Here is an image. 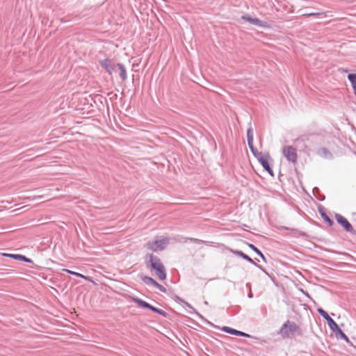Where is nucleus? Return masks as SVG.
<instances>
[{
	"instance_id": "f257e3e1",
	"label": "nucleus",
	"mask_w": 356,
	"mask_h": 356,
	"mask_svg": "<svg viewBox=\"0 0 356 356\" xmlns=\"http://www.w3.org/2000/svg\"><path fill=\"white\" fill-rule=\"evenodd\" d=\"M147 268L154 270L155 275L160 280H165L167 277L165 268L161 259L151 253H147L144 257Z\"/></svg>"
},
{
	"instance_id": "f03ea898",
	"label": "nucleus",
	"mask_w": 356,
	"mask_h": 356,
	"mask_svg": "<svg viewBox=\"0 0 356 356\" xmlns=\"http://www.w3.org/2000/svg\"><path fill=\"white\" fill-rule=\"evenodd\" d=\"M327 136L322 132L309 134L304 139L306 148L309 151L316 150L321 146L326 145Z\"/></svg>"
},
{
	"instance_id": "7ed1b4c3",
	"label": "nucleus",
	"mask_w": 356,
	"mask_h": 356,
	"mask_svg": "<svg viewBox=\"0 0 356 356\" xmlns=\"http://www.w3.org/2000/svg\"><path fill=\"white\" fill-rule=\"evenodd\" d=\"M278 333L283 339H291L296 334L302 335V330L294 321L287 320L282 324Z\"/></svg>"
},
{
	"instance_id": "20e7f679",
	"label": "nucleus",
	"mask_w": 356,
	"mask_h": 356,
	"mask_svg": "<svg viewBox=\"0 0 356 356\" xmlns=\"http://www.w3.org/2000/svg\"><path fill=\"white\" fill-rule=\"evenodd\" d=\"M337 222L346 232L353 235H356V232L353 229L350 222L342 215L336 213L334 215Z\"/></svg>"
},
{
	"instance_id": "39448f33",
	"label": "nucleus",
	"mask_w": 356,
	"mask_h": 356,
	"mask_svg": "<svg viewBox=\"0 0 356 356\" xmlns=\"http://www.w3.org/2000/svg\"><path fill=\"white\" fill-rule=\"evenodd\" d=\"M241 19H243L245 22H249L256 26L260 27V28H263V29H270L271 28V26L268 22H267L266 21L261 20L257 17H252L249 15H242Z\"/></svg>"
},
{
	"instance_id": "423d86ee",
	"label": "nucleus",
	"mask_w": 356,
	"mask_h": 356,
	"mask_svg": "<svg viewBox=\"0 0 356 356\" xmlns=\"http://www.w3.org/2000/svg\"><path fill=\"white\" fill-rule=\"evenodd\" d=\"M169 243L168 237H164L160 240H155L152 243H148V248L154 252H158L164 250Z\"/></svg>"
},
{
	"instance_id": "0eeeda50",
	"label": "nucleus",
	"mask_w": 356,
	"mask_h": 356,
	"mask_svg": "<svg viewBox=\"0 0 356 356\" xmlns=\"http://www.w3.org/2000/svg\"><path fill=\"white\" fill-rule=\"evenodd\" d=\"M282 153L289 161L293 163L297 162L296 149L293 147L284 146L282 149Z\"/></svg>"
},
{
	"instance_id": "6e6552de",
	"label": "nucleus",
	"mask_w": 356,
	"mask_h": 356,
	"mask_svg": "<svg viewBox=\"0 0 356 356\" xmlns=\"http://www.w3.org/2000/svg\"><path fill=\"white\" fill-rule=\"evenodd\" d=\"M271 160L270 154L268 153L264 154L261 159H259L258 161L263 167L264 170L266 171L272 177H274L273 170L269 163V161Z\"/></svg>"
},
{
	"instance_id": "1a4fd4ad",
	"label": "nucleus",
	"mask_w": 356,
	"mask_h": 356,
	"mask_svg": "<svg viewBox=\"0 0 356 356\" xmlns=\"http://www.w3.org/2000/svg\"><path fill=\"white\" fill-rule=\"evenodd\" d=\"M99 65L103 67L106 72L111 75L115 70V65L110 58H105L99 61Z\"/></svg>"
},
{
	"instance_id": "9d476101",
	"label": "nucleus",
	"mask_w": 356,
	"mask_h": 356,
	"mask_svg": "<svg viewBox=\"0 0 356 356\" xmlns=\"http://www.w3.org/2000/svg\"><path fill=\"white\" fill-rule=\"evenodd\" d=\"M221 330L225 333H227V334H229L232 335L243 337H250V335L248 333H245V332L240 331V330H237L236 329H234V328H232V327H227V326H223L221 328Z\"/></svg>"
},
{
	"instance_id": "9b49d317",
	"label": "nucleus",
	"mask_w": 356,
	"mask_h": 356,
	"mask_svg": "<svg viewBox=\"0 0 356 356\" xmlns=\"http://www.w3.org/2000/svg\"><path fill=\"white\" fill-rule=\"evenodd\" d=\"M316 154L321 158L327 160H332L334 159L332 153L326 147H321L316 149Z\"/></svg>"
},
{
	"instance_id": "f8f14e48",
	"label": "nucleus",
	"mask_w": 356,
	"mask_h": 356,
	"mask_svg": "<svg viewBox=\"0 0 356 356\" xmlns=\"http://www.w3.org/2000/svg\"><path fill=\"white\" fill-rule=\"evenodd\" d=\"M183 304L189 308L190 309H193V312H188L190 314H195L200 320H202L203 322L209 324L213 325L211 322H209L208 320H207L202 314H200L199 312H197L188 302L184 301Z\"/></svg>"
},
{
	"instance_id": "ddd939ff",
	"label": "nucleus",
	"mask_w": 356,
	"mask_h": 356,
	"mask_svg": "<svg viewBox=\"0 0 356 356\" xmlns=\"http://www.w3.org/2000/svg\"><path fill=\"white\" fill-rule=\"evenodd\" d=\"M318 212L323 220L329 225L332 226L334 224L333 220L327 216L325 209L323 206H319L318 208Z\"/></svg>"
},
{
	"instance_id": "4468645a",
	"label": "nucleus",
	"mask_w": 356,
	"mask_h": 356,
	"mask_svg": "<svg viewBox=\"0 0 356 356\" xmlns=\"http://www.w3.org/2000/svg\"><path fill=\"white\" fill-rule=\"evenodd\" d=\"M229 250L234 254L237 255V256L241 257L242 259H243L244 260L247 261L250 264H254V261L252 258H250L248 255H247L246 254L243 252L242 251H241V250H233L232 249H229Z\"/></svg>"
},
{
	"instance_id": "2eb2a0df",
	"label": "nucleus",
	"mask_w": 356,
	"mask_h": 356,
	"mask_svg": "<svg viewBox=\"0 0 356 356\" xmlns=\"http://www.w3.org/2000/svg\"><path fill=\"white\" fill-rule=\"evenodd\" d=\"M63 271L70 274V275H74L77 277H81L85 280H87L88 282H94L92 280L91 277H88V276H86L81 273H77V272H75V271H72L71 270H69V269H66V268H64L63 269Z\"/></svg>"
},
{
	"instance_id": "dca6fc26",
	"label": "nucleus",
	"mask_w": 356,
	"mask_h": 356,
	"mask_svg": "<svg viewBox=\"0 0 356 356\" xmlns=\"http://www.w3.org/2000/svg\"><path fill=\"white\" fill-rule=\"evenodd\" d=\"M133 301L137 304V305L141 308H144V309H150V307L152 306L151 304H149V302L139 298H133Z\"/></svg>"
},
{
	"instance_id": "f3484780",
	"label": "nucleus",
	"mask_w": 356,
	"mask_h": 356,
	"mask_svg": "<svg viewBox=\"0 0 356 356\" xmlns=\"http://www.w3.org/2000/svg\"><path fill=\"white\" fill-rule=\"evenodd\" d=\"M335 337L338 339H342L345 341L346 343H349L350 340L347 335L341 330V329L339 327L334 332Z\"/></svg>"
},
{
	"instance_id": "a211bd4d",
	"label": "nucleus",
	"mask_w": 356,
	"mask_h": 356,
	"mask_svg": "<svg viewBox=\"0 0 356 356\" xmlns=\"http://www.w3.org/2000/svg\"><path fill=\"white\" fill-rule=\"evenodd\" d=\"M248 246L254 252H255L261 259L264 262L266 263V258L264 255V254L261 252V251L257 248L252 243H247Z\"/></svg>"
},
{
	"instance_id": "6ab92c4d",
	"label": "nucleus",
	"mask_w": 356,
	"mask_h": 356,
	"mask_svg": "<svg viewBox=\"0 0 356 356\" xmlns=\"http://www.w3.org/2000/svg\"><path fill=\"white\" fill-rule=\"evenodd\" d=\"M117 67L120 70V77L122 81H125L127 79V71L124 65L122 63H118Z\"/></svg>"
},
{
	"instance_id": "aec40b11",
	"label": "nucleus",
	"mask_w": 356,
	"mask_h": 356,
	"mask_svg": "<svg viewBox=\"0 0 356 356\" xmlns=\"http://www.w3.org/2000/svg\"><path fill=\"white\" fill-rule=\"evenodd\" d=\"M313 194L316 199H317L320 202H323L325 199V196L321 193L320 190L317 187H314L313 188Z\"/></svg>"
},
{
	"instance_id": "412c9836",
	"label": "nucleus",
	"mask_w": 356,
	"mask_h": 356,
	"mask_svg": "<svg viewBox=\"0 0 356 356\" xmlns=\"http://www.w3.org/2000/svg\"><path fill=\"white\" fill-rule=\"evenodd\" d=\"M13 259L24 261L29 264H33V261L30 258L26 257L25 255L16 254L15 256H13Z\"/></svg>"
},
{
	"instance_id": "4be33fe9",
	"label": "nucleus",
	"mask_w": 356,
	"mask_h": 356,
	"mask_svg": "<svg viewBox=\"0 0 356 356\" xmlns=\"http://www.w3.org/2000/svg\"><path fill=\"white\" fill-rule=\"evenodd\" d=\"M149 310L153 312H154V313H156V314H158L161 315L163 317H167V316H168V313L165 312L164 310L161 309H159L158 307H154L153 305L151 306Z\"/></svg>"
},
{
	"instance_id": "5701e85b",
	"label": "nucleus",
	"mask_w": 356,
	"mask_h": 356,
	"mask_svg": "<svg viewBox=\"0 0 356 356\" xmlns=\"http://www.w3.org/2000/svg\"><path fill=\"white\" fill-rule=\"evenodd\" d=\"M143 282L146 284V285H152L154 286L156 283V280L154 279H153L152 277H149V276H143L142 278H141Z\"/></svg>"
},
{
	"instance_id": "b1692460",
	"label": "nucleus",
	"mask_w": 356,
	"mask_h": 356,
	"mask_svg": "<svg viewBox=\"0 0 356 356\" xmlns=\"http://www.w3.org/2000/svg\"><path fill=\"white\" fill-rule=\"evenodd\" d=\"M247 142L248 143H253L254 136H253V129L252 127H250L247 130Z\"/></svg>"
},
{
	"instance_id": "393cba45",
	"label": "nucleus",
	"mask_w": 356,
	"mask_h": 356,
	"mask_svg": "<svg viewBox=\"0 0 356 356\" xmlns=\"http://www.w3.org/2000/svg\"><path fill=\"white\" fill-rule=\"evenodd\" d=\"M251 153L253 154V156L259 160V159H261L264 154H262V152H260L257 150L256 147H254L253 149L250 150Z\"/></svg>"
},
{
	"instance_id": "a878e982",
	"label": "nucleus",
	"mask_w": 356,
	"mask_h": 356,
	"mask_svg": "<svg viewBox=\"0 0 356 356\" xmlns=\"http://www.w3.org/2000/svg\"><path fill=\"white\" fill-rule=\"evenodd\" d=\"M282 228L284 230H290L294 233H299V234L300 236H306V233L303 232H301V231H299L298 229H296V228H290V227H282Z\"/></svg>"
},
{
	"instance_id": "bb28decb",
	"label": "nucleus",
	"mask_w": 356,
	"mask_h": 356,
	"mask_svg": "<svg viewBox=\"0 0 356 356\" xmlns=\"http://www.w3.org/2000/svg\"><path fill=\"white\" fill-rule=\"evenodd\" d=\"M187 240L191 241V242H193L195 243H197V244H204V243H206L205 241H203V240H201V239H198V238H191V237H189L187 238Z\"/></svg>"
},
{
	"instance_id": "cd10ccee",
	"label": "nucleus",
	"mask_w": 356,
	"mask_h": 356,
	"mask_svg": "<svg viewBox=\"0 0 356 356\" xmlns=\"http://www.w3.org/2000/svg\"><path fill=\"white\" fill-rule=\"evenodd\" d=\"M155 288H156L158 290H159L162 293H166L167 290L166 289L160 284L159 282H156L155 284L154 285Z\"/></svg>"
},
{
	"instance_id": "c85d7f7f",
	"label": "nucleus",
	"mask_w": 356,
	"mask_h": 356,
	"mask_svg": "<svg viewBox=\"0 0 356 356\" xmlns=\"http://www.w3.org/2000/svg\"><path fill=\"white\" fill-rule=\"evenodd\" d=\"M317 312L325 319L326 317H328V314L323 309L319 307L317 309Z\"/></svg>"
},
{
	"instance_id": "c756f323",
	"label": "nucleus",
	"mask_w": 356,
	"mask_h": 356,
	"mask_svg": "<svg viewBox=\"0 0 356 356\" xmlns=\"http://www.w3.org/2000/svg\"><path fill=\"white\" fill-rule=\"evenodd\" d=\"M329 328L334 332L337 327H339L338 324L334 321L331 325H328Z\"/></svg>"
},
{
	"instance_id": "7c9ffc66",
	"label": "nucleus",
	"mask_w": 356,
	"mask_h": 356,
	"mask_svg": "<svg viewBox=\"0 0 356 356\" xmlns=\"http://www.w3.org/2000/svg\"><path fill=\"white\" fill-rule=\"evenodd\" d=\"M16 254H11V253H5V252H0V255L6 257H9L11 259H13V256H15Z\"/></svg>"
},
{
	"instance_id": "2f4dec72",
	"label": "nucleus",
	"mask_w": 356,
	"mask_h": 356,
	"mask_svg": "<svg viewBox=\"0 0 356 356\" xmlns=\"http://www.w3.org/2000/svg\"><path fill=\"white\" fill-rule=\"evenodd\" d=\"M325 320L327 321V325H331L333 322H334L335 321L329 315H328V317H326L325 318Z\"/></svg>"
},
{
	"instance_id": "473e14b6",
	"label": "nucleus",
	"mask_w": 356,
	"mask_h": 356,
	"mask_svg": "<svg viewBox=\"0 0 356 356\" xmlns=\"http://www.w3.org/2000/svg\"><path fill=\"white\" fill-rule=\"evenodd\" d=\"M321 15V13H305V14H303L302 15L305 16V17H311V16H317V15Z\"/></svg>"
},
{
	"instance_id": "72a5a7b5",
	"label": "nucleus",
	"mask_w": 356,
	"mask_h": 356,
	"mask_svg": "<svg viewBox=\"0 0 356 356\" xmlns=\"http://www.w3.org/2000/svg\"><path fill=\"white\" fill-rule=\"evenodd\" d=\"M174 300L175 301H177V302H181V303H183L184 301V300H183L181 298H180L179 296H177V295H175L174 296Z\"/></svg>"
},
{
	"instance_id": "f704fd0d",
	"label": "nucleus",
	"mask_w": 356,
	"mask_h": 356,
	"mask_svg": "<svg viewBox=\"0 0 356 356\" xmlns=\"http://www.w3.org/2000/svg\"><path fill=\"white\" fill-rule=\"evenodd\" d=\"M205 242H206V243H204V244L207 245H209V246H215V244H216V243H214L213 241H205Z\"/></svg>"
},
{
	"instance_id": "c9c22d12",
	"label": "nucleus",
	"mask_w": 356,
	"mask_h": 356,
	"mask_svg": "<svg viewBox=\"0 0 356 356\" xmlns=\"http://www.w3.org/2000/svg\"><path fill=\"white\" fill-rule=\"evenodd\" d=\"M300 291H301V292H302V293L305 296H307V298H309V299H312V298L310 297L309 294L307 291H304V290H303V289H300Z\"/></svg>"
},
{
	"instance_id": "e433bc0d",
	"label": "nucleus",
	"mask_w": 356,
	"mask_h": 356,
	"mask_svg": "<svg viewBox=\"0 0 356 356\" xmlns=\"http://www.w3.org/2000/svg\"><path fill=\"white\" fill-rule=\"evenodd\" d=\"M252 265H254L255 267L260 269L261 271L264 269L261 265L257 264L255 261H254V264H253Z\"/></svg>"
},
{
	"instance_id": "4c0bfd02",
	"label": "nucleus",
	"mask_w": 356,
	"mask_h": 356,
	"mask_svg": "<svg viewBox=\"0 0 356 356\" xmlns=\"http://www.w3.org/2000/svg\"><path fill=\"white\" fill-rule=\"evenodd\" d=\"M248 147H249L250 150H252V149H253L255 147L254 146V145H253V143H248Z\"/></svg>"
},
{
	"instance_id": "58836bf2",
	"label": "nucleus",
	"mask_w": 356,
	"mask_h": 356,
	"mask_svg": "<svg viewBox=\"0 0 356 356\" xmlns=\"http://www.w3.org/2000/svg\"><path fill=\"white\" fill-rule=\"evenodd\" d=\"M339 70H340V72H343V73H347V72H348V70H347V69H344V68H341V69H340Z\"/></svg>"
},
{
	"instance_id": "ea45409f",
	"label": "nucleus",
	"mask_w": 356,
	"mask_h": 356,
	"mask_svg": "<svg viewBox=\"0 0 356 356\" xmlns=\"http://www.w3.org/2000/svg\"><path fill=\"white\" fill-rule=\"evenodd\" d=\"M262 272H264V273H265L267 276L270 277V274L265 269H264Z\"/></svg>"
},
{
	"instance_id": "a19ab883",
	"label": "nucleus",
	"mask_w": 356,
	"mask_h": 356,
	"mask_svg": "<svg viewBox=\"0 0 356 356\" xmlns=\"http://www.w3.org/2000/svg\"><path fill=\"white\" fill-rule=\"evenodd\" d=\"M60 21L61 22H63V23H65V22H69V20H65L63 18H60Z\"/></svg>"
},
{
	"instance_id": "79ce46f5",
	"label": "nucleus",
	"mask_w": 356,
	"mask_h": 356,
	"mask_svg": "<svg viewBox=\"0 0 356 356\" xmlns=\"http://www.w3.org/2000/svg\"><path fill=\"white\" fill-rule=\"evenodd\" d=\"M248 296L249 298H252L253 295L252 293H250Z\"/></svg>"
},
{
	"instance_id": "37998d69",
	"label": "nucleus",
	"mask_w": 356,
	"mask_h": 356,
	"mask_svg": "<svg viewBox=\"0 0 356 356\" xmlns=\"http://www.w3.org/2000/svg\"><path fill=\"white\" fill-rule=\"evenodd\" d=\"M204 305H208V302H207V301H204Z\"/></svg>"
}]
</instances>
